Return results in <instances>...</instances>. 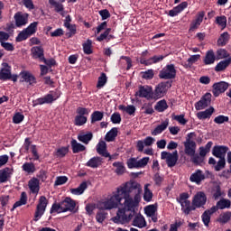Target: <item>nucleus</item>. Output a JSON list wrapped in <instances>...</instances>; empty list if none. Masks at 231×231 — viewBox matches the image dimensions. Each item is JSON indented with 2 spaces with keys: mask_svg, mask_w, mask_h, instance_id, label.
<instances>
[{
  "mask_svg": "<svg viewBox=\"0 0 231 231\" xmlns=\"http://www.w3.org/2000/svg\"><path fill=\"white\" fill-rule=\"evenodd\" d=\"M142 192V185L136 181H128L121 186L117 187L116 191L112 192L106 198L101 199L97 203V208L99 210H113L118 208L122 205V200L125 201V208H131L132 202L129 199L133 192Z\"/></svg>",
  "mask_w": 231,
  "mask_h": 231,
  "instance_id": "1",
  "label": "nucleus"
},
{
  "mask_svg": "<svg viewBox=\"0 0 231 231\" xmlns=\"http://www.w3.org/2000/svg\"><path fill=\"white\" fill-rule=\"evenodd\" d=\"M134 197L131 195L129 197V199L132 202V206L130 208H125V202H124L121 206L123 208H119L117 210L116 216L112 218V221L114 223H116L117 225H125V223H129L131 219L134 217V210H136V208L140 205V201H142V191L135 190L134 192Z\"/></svg>",
  "mask_w": 231,
  "mask_h": 231,
  "instance_id": "2",
  "label": "nucleus"
},
{
  "mask_svg": "<svg viewBox=\"0 0 231 231\" xmlns=\"http://www.w3.org/2000/svg\"><path fill=\"white\" fill-rule=\"evenodd\" d=\"M172 85L169 81L159 83L155 87L154 91H152L153 100H160V98H163V97L167 95V91H169V88Z\"/></svg>",
  "mask_w": 231,
  "mask_h": 231,
  "instance_id": "3",
  "label": "nucleus"
},
{
  "mask_svg": "<svg viewBox=\"0 0 231 231\" xmlns=\"http://www.w3.org/2000/svg\"><path fill=\"white\" fill-rule=\"evenodd\" d=\"M176 66L174 64H168L159 72V78L163 80H172L176 79Z\"/></svg>",
  "mask_w": 231,
  "mask_h": 231,
  "instance_id": "4",
  "label": "nucleus"
},
{
  "mask_svg": "<svg viewBox=\"0 0 231 231\" xmlns=\"http://www.w3.org/2000/svg\"><path fill=\"white\" fill-rule=\"evenodd\" d=\"M194 133H189L187 135L186 141L183 143L184 152L187 156H194L196 154L197 144L194 140H192Z\"/></svg>",
  "mask_w": 231,
  "mask_h": 231,
  "instance_id": "5",
  "label": "nucleus"
},
{
  "mask_svg": "<svg viewBox=\"0 0 231 231\" xmlns=\"http://www.w3.org/2000/svg\"><path fill=\"white\" fill-rule=\"evenodd\" d=\"M38 24L37 22H33L26 29L22 31L16 37V42H23V41H26L28 37H32V35L37 32Z\"/></svg>",
  "mask_w": 231,
  "mask_h": 231,
  "instance_id": "6",
  "label": "nucleus"
},
{
  "mask_svg": "<svg viewBox=\"0 0 231 231\" xmlns=\"http://www.w3.org/2000/svg\"><path fill=\"white\" fill-rule=\"evenodd\" d=\"M48 207V199L46 197L42 196L39 199L38 205L34 213V221H39L44 216L46 212V208Z\"/></svg>",
  "mask_w": 231,
  "mask_h": 231,
  "instance_id": "7",
  "label": "nucleus"
},
{
  "mask_svg": "<svg viewBox=\"0 0 231 231\" xmlns=\"http://www.w3.org/2000/svg\"><path fill=\"white\" fill-rule=\"evenodd\" d=\"M0 80H13V82L17 80V74L12 75V68L7 63H5L0 69Z\"/></svg>",
  "mask_w": 231,
  "mask_h": 231,
  "instance_id": "8",
  "label": "nucleus"
},
{
  "mask_svg": "<svg viewBox=\"0 0 231 231\" xmlns=\"http://www.w3.org/2000/svg\"><path fill=\"white\" fill-rule=\"evenodd\" d=\"M135 97H139V98H146V100H154L152 87L148 85L140 86L139 90L135 93Z\"/></svg>",
  "mask_w": 231,
  "mask_h": 231,
  "instance_id": "9",
  "label": "nucleus"
},
{
  "mask_svg": "<svg viewBox=\"0 0 231 231\" xmlns=\"http://www.w3.org/2000/svg\"><path fill=\"white\" fill-rule=\"evenodd\" d=\"M161 158L165 160L168 167H174L176 163H178V151H175L171 153L165 151L162 152Z\"/></svg>",
  "mask_w": 231,
  "mask_h": 231,
  "instance_id": "10",
  "label": "nucleus"
},
{
  "mask_svg": "<svg viewBox=\"0 0 231 231\" xmlns=\"http://www.w3.org/2000/svg\"><path fill=\"white\" fill-rule=\"evenodd\" d=\"M60 97V92L59 90H52L50 91L45 97H40L36 100L37 104H40V106H42V104H51L52 102H55L57 98Z\"/></svg>",
  "mask_w": 231,
  "mask_h": 231,
  "instance_id": "11",
  "label": "nucleus"
},
{
  "mask_svg": "<svg viewBox=\"0 0 231 231\" xmlns=\"http://www.w3.org/2000/svg\"><path fill=\"white\" fill-rule=\"evenodd\" d=\"M61 208L64 212H73V214L79 210V208H77V202L69 197H67L61 201Z\"/></svg>",
  "mask_w": 231,
  "mask_h": 231,
  "instance_id": "12",
  "label": "nucleus"
},
{
  "mask_svg": "<svg viewBox=\"0 0 231 231\" xmlns=\"http://www.w3.org/2000/svg\"><path fill=\"white\" fill-rule=\"evenodd\" d=\"M210 102H212V94L206 93L199 101L195 104V109L197 111H201L208 107Z\"/></svg>",
  "mask_w": 231,
  "mask_h": 231,
  "instance_id": "13",
  "label": "nucleus"
},
{
  "mask_svg": "<svg viewBox=\"0 0 231 231\" xmlns=\"http://www.w3.org/2000/svg\"><path fill=\"white\" fill-rule=\"evenodd\" d=\"M207 203V195L205 192L199 191L192 199V205L195 208H201Z\"/></svg>",
  "mask_w": 231,
  "mask_h": 231,
  "instance_id": "14",
  "label": "nucleus"
},
{
  "mask_svg": "<svg viewBox=\"0 0 231 231\" xmlns=\"http://www.w3.org/2000/svg\"><path fill=\"white\" fill-rule=\"evenodd\" d=\"M155 139L152 136H147L143 141V140H139L137 141V151L139 152H143V148L144 147H151V145H152V143H154Z\"/></svg>",
  "mask_w": 231,
  "mask_h": 231,
  "instance_id": "15",
  "label": "nucleus"
},
{
  "mask_svg": "<svg viewBox=\"0 0 231 231\" xmlns=\"http://www.w3.org/2000/svg\"><path fill=\"white\" fill-rule=\"evenodd\" d=\"M228 89V83L225 81H220L218 83H215L213 85V95L214 97H219L221 93H225V91Z\"/></svg>",
  "mask_w": 231,
  "mask_h": 231,
  "instance_id": "16",
  "label": "nucleus"
},
{
  "mask_svg": "<svg viewBox=\"0 0 231 231\" xmlns=\"http://www.w3.org/2000/svg\"><path fill=\"white\" fill-rule=\"evenodd\" d=\"M156 212H158V207H156V205H149L144 208V213L148 217H151L153 223L158 221V216L156 215Z\"/></svg>",
  "mask_w": 231,
  "mask_h": 231,
  "instance_id": "17",
  "label": "nucleus"
},
{
  "mask_svg": "<svg viewBox=\"0 0 231 231\" xmlns=\"http://www.w3.org/2000/svg\"><path fill=\"white\" fill-rule=\"evenodd\" d=\"M14 21L15 25L18 28H21V26H26V24H28V14L16 13L14 14Z\"/></svg>",
  "mask_w": 231,
  "mask_h": 231,
  "instance_id": "18",
  "label": "nucleus"
},
{
  "mask_svg": "<svg viewBox=\"0 0 231 231\" xmlns=\"http://www.w3.org/2000/svg\"><path fill=\"white\" fill-rule=\"evenodd\" d=\"M28 188L32 194H39V190H41V180L35 177L32 178L28 181Z\"/></svg>",
  "mask_w": 231,
  "mask_h": 231,
  "instance_id": "19",
  "label": "nucleus"
},
{
  "mask_svg": "<svg viewBox=\"0 0 231 231\" xmlns=\"http://www.w3.org/2000/svg\"><path fill=\"white\" fill-rule=\"evenodd\" d=\"M165 59V56H152V58L145 60L144 58L140 59V63L143 64L144 66H152V64H158V62H162Z\"/></svg>",
  "mask_w": 231,
  "mask_h": 231,
  "instance_id": "20",
  "label": "nucleus"
},
{
  "mask_svg": "<svg viewBox=\"0 0 231 231\" xmlns=\"http://www.w3.org/2000/svg\"><path fill=\"white\" fill-rule=\"evenodd\" d=\"M228 152V147L226 146H214L212 150V154L216 158L225 159L226 152Z\"/></svg>",
  "mask_w": 231,
  "mask_h": 231,
  "instance_id": "21",
  "label": "nucleus"
},
{
  "mask_svg": "<svg viewBox=\"0 0 231 231\" xmlns=\"http://www.w3.org/2000/svg\"><path fill=\"white\" fill-rule=\"evenodd\" d=\"M203 180H205V174L200 170H197L189 177V181H192V183H197V185H199Z\"/></svg>",
  "mask_w": 231,
  "mask_h": 231,
  "instance_id": "22",
  "label": "nucleus"
},
{
  "mask_svg": "<svg viewBox=\"0 0 231 231\" xmlns=\"http://www.w3.org/2000/svg\"><path fill=\"white\" fill-rule=\"evenodd\" d=\"M231 201L228 199H221L217 202L216 206H213L211 208H216V212L217 210H225V208H230Z\"/></svg>",
  "mask_w": 231,
  "mask_h": 231,
  "instance_id": "23",
  "label": "nucleus"
},
{
  "mask_svg": "<svg viewBox=\"0 0 231 231\" xmlns=\"http://www.w3.org/2000/svg\"><path fill=\"white\" fill-rule=\"evenodd\" d=\"M97 152H98L100 156H104V158H108L109 152H107V145L106 144V142L99 141L97 145Z\"/></svg>",
  "mask_w": 231,
  "mask_h": 231,
  "instance_id": "24",
  "label": "nucleus"
},
{
  "mask_svg": "<svg viewBox=\"0 0 231 231\" xmlns=\"http://www.w3.org/2000/svg\"><path fill=\"white\" fill-rule=\"evenodd\" d=\"M205 17V12L201 11L198 13L195 20L191 23V29L196 30V28H199L201 26V23H203V19Z\"/></svg>",
  "mask_w": 231,
  "mask_h": 231,
  "instance_id": "25",
  "label": "nucleus"
},
{
  "mask_svg": "<svg viewBox=\"0 0 231 231\" xmlns=\"http://www.w3.org/2000/svg\"><path fill=\"white\" fill-rule=\"evenodd\" d=\"M212 115H214V107L210 106L205 111L197 113V117L199 118V120H207V118H210Z\"/></svg>",
  "mask_w": 231,
  "mask_h": 231,
  "instance_id": "26",
  "label": "nucleus"
},
{
  "mask_svg": "<svg viewBox=\"0 0 231 231\" xmlns=\"http://www.w3.org/2000/svg\"><path fill=\"white\" fill-rule=\"evenodd\" d=\"M21 77H22V82H26L27 84H29V86H32L33 84H35V77H33V75H32V73L28 72V71H23L21 73Z\"/></svg>",
  "mask_w": 231,
  "mask_h": 231,
  "instance_id": "27",
  "label": "nucleus"
},
{
  "mask_svg": "<svg viewBox=\"0 0 231 231\" xmlns=\"http://www.w3.org/2000/svg\"><path fill=\"white\" fill-rule=\"evenodd\" d=\"M167 127H169V119H166L161 125L156 126V128L152 132V136H158V134H162V133H163Z\"/></svg>",
  "mask_w": 231,
  "mask_h": 231,
  "instance_id": "28",
  "label": "nucleus"
},
{
  "mask_svg": "<svg viewBox=\"0 0 231 231\" xmlns=\"http://www.w3.org/2000/svg\"><path fill=\"white\" fill-rule=\"evenodd\" d=\"M216 208H211L210 209L206 210L202 214V221L205 225V226H208V223H210V217L212 214H216Z\"/></svg>",
  "mask_w": 231,
  "mask_h": 231,
  "instance_id": "29",
  "label": "nucleus"
},
{
  "mask_svg": "<svg viewBox=\"0 0 231 231\" xmlns=\"http://www.w3.org/2000/svg\"><path fill=\"white\" fill-rule=\"evenodd\" d=\"M199 59H201V55L199 54L191 55L186 62H182V66L186 69H188V68H192V64H196Z\"/></svg>",
  "mask_w": 231,
  "mask_h": 231,
  "instance_id": "30",
  "label": "nucleus"
},
{
  "mask_svg": "<svg viewBox=\"0 0 231 231\" xmlns=\"http://www.w3.org/2000/svg\"><path fill=\"white\" fill-rule=\"evenodd\" d=\"M102 165V158L100 157H92L88 162L86 163L87 167H90V169H97Z\"/></svg>",
  "mask_w": 231,
  "mask_h": 231,
  "instance_id": "31",
  "label": "nucleus"
},
{
  "mask_svg": "<svg viewBox=\"0 0 231 231\" xmlns=\"http://www.w3.org/2000/svg\"><path fill=\"white\" fill-rule=\"evenodd\" d=\"M86 189H88V182L83 181L80 183V185L78 188L70 189V192L74 196H80L84 194V191L86 190Z\"/></svg>",
  "mask_w": 231,
  "mask_h": 231,
  "instance_id": "32",
  "label": "nucleus"
},
{
  "mask_svg": "<svg viewBox=\"0 0 231 231\" xmlns=\"http://www.w3.org/2000/svg\"><path fill=\"white\" fill-rule=\"evenodd\" d=\"M14 173V170L10 168H5L4 170L0 171V183H5L12 176Z\"/></svg>",
  "mask_w": 231,
  "mask_h": 231,
  "instance_id": "33",
  "label": "nucleus"
},
{
  "mask_svg": "<svg viewBox=\"0 0 231 231\" xmlns=\"http://www.w3.org/2000/svg\"><path fill=\"white\" fill-rule=\"evenodd\" d=\"M31 51L34 59H40V60H44V49H42V47H32Z\"/></svg>",
  "mask_w": 231,
  "mask_h": 231,
  "instance_id": "34",
  "label": "nucleus"
},
{
  "mask_svg": "<svg viewBox=\"0 0 231 231\" xmlns=\"http://www.w3.org/2000/svg\"><path fill=\"white\" fill-rule=\"evenodd\" d=\"M49 5L52 6L58 14L64 16V5L60 4V2H57L55 0H49Z\"/></svg>",
  "mask_w": 231,
  "mask_h": 231,
  "instance_id": "35",
  "label": "nucleus"
},
{
  "mask_svg": "<svg viewBox=\"0 0 231 231\" xmlns=\"http://www.w3.org/2000/svg\"><path fill=\"white\" fill-rule=\"evenodd\" d=\"M180 205L181 207L182 212H184L186 216H189L192 210H196V208L193 205H190V200L180 202Z\"/></svg>",
  "mask_w": 231,
  "mask_h": 231,
  "instance_id": "36",
  "label": "nucleus"
},
{
  "mask_svg": "<svg viewBox=\"0 0 231 231\" xmlns=\"http://www.w3.org/2000/svg\"><path fill=\"white\" fill-rule=\"evenodd\" d=\"M146 222L145 218L142 215H136L133 220V226H137V228H143L145 226Z\"/></svg>",
  "mask_w": 231,
  "mask_h": 231,
  "instance_id": "37",
  "label": "nucleus"
},
{
  "mask_svg": "<svg viewBox=\"0 0 231 231\" xmlns=\"http://www.w3.org/2000/svg\"><path fill=\"white\" fill-rule=\"evenodd\" d=\"M71 147L72 152H74V154H77V152H82L83 151H86V146L77 142V140L75 139L71 141Z\"/></svg>",
  "mask_w": 231,
  "mask_h": 231,
  "instance_id": "38",
  "label": "nucleus"
},
{
  "mask_svg": "<svg viewBox=\"0 0 231 231\" xmlns=\"http://www.w3.org/2000/svg\"><path fill=\"white\" fill-rule=\"evenodd\" d=\"M231 64V58H228L227 60H222L217 64L215 67V71H225L228 66Z\"/></svg>",
  "mask_w": 231,
  "mask_h": 231,
  "instance_id": "39",
  "label": "nucleus"
},
{
  "mask_svg": "<svg viewBox=\"0 0 231 231\" xmlns=\"http://www.w3.org/2000/svg\"><path fill=\"white\" fill-rule=\"evenodd\" d=\"M78 140L79 142H82V143H86V145H88V143H89V142H91V140H93V134L92 133H81L78 135Z\"/></svg>",
  "mask_w": 231,
  "mask_h": 231,
  "instance_id": "40",
  "label": "nucleus"
},
{
  "mask_svg": "<svg viewBox=\"0 0 231 231\" xmlns=\"http://www.w3.org/2000/svg\"><path fill=\"white\" fill-rule=\"evenodd\" d=\"M27 201H28V197H26V193L22 192L20 200L16 201L14 204L13 208L11 209V211L14 212V208H17L19 207H23V205H26Z\"/></svg>",
  "mask_w": 231,
  "mask_h": 231,
  "instance_id": "41",
  "label": "nucleus"
},
{
  "mask_svg": "<svg viewBox=\"0 0 231 231\" xmlns=\"http://www.w3.org/2000/svg\"><path fill=\"white\" fill-rule=\"evenodd\" d=\"M118 136V128H112L105 136L106 142H115V138Z\"/></svg>",
  "mask_w": 231,
  "mask_h": 231,
  "instance_id": "42",
  "label": "nucleus"
},
{
  "mask_svg": "<svg viewBox=\"0 0 231 231\" xmlns=\"http://www.w3.org/2000/svg\"><path fill=\"white\" fill-rule=\"evenodd\" d=\"M149 187H151V184L144 185L143 200L146 201V203L152 201V191H151Z\"/></svg>",
  "mask_w": 231,
  "mask_h": 231,
  "instance_id": "43",
  "label": "nucleus"
},
{
  "mask_svg": "<svg viewBox=\"0 0 231 231\" xmlns=\"http://www.w3.org/2000/svg\"><path fill=\"white\" fill-rule=\"evenodd\" d=\"M228 41H230V34H228L227 32H225L218 38L217 45L218 46H226V44L228 43Z\"/></svg>",
  "mask_w": 231,
  "mask_h": 231,
  "instance_id": "44",
  "label": "nucleus"
},
{
  "mask_svg": "<svg viewBox=\"0 0 231 231\" xmlns=\"http://www.w3.org/2000/svg\"><path fill=\"white\" fill-rule=\"evenodd\" d=\"M169 106L167 105V101L165 99L160 100L156 103L154 109L158 111V113H163V111L167 110Z\"/></svg>",
  "mask_w": 231,
  "mask_h": 231,
  "instance_id": "45",
  "label": "nucleus"
},
{
  "mask_svg": "<svg viewBox=\"0 0 231 231\" xmlns=\"http://www.w3.org/2000/svg\"><path fill=\"white\" fill-rule=\"evenodd\" d=\"M216 62V55L214 54V51H208L206 53V57L204 59V64L210 65Z\"/></svg>",
  "mask_w": 231,
  "mask_h": 231,
  "instance_id": "46",
  "label": "nucleus"
},
{
  "mask_svg": "<svg viewBox=\"0 0 231 231\" xmlns=\"http://www.w3.org/2000/svg\"><path fill=\"white\" fill-rule=\"evenodd\" d=\"M113 167L116 168L115 172L118 175V176H122V174H124V172H125V166H124V162H116L113 163Z\"/></svg>",
  "mask_w": 231,
  "mask_h": 231,
  "instance_id": "47",
  "label": "nucleus"
},
{
  "mask_svg": "<svg viewBox=\"0 0 231 231\" xmlns=\"http://www.w3.org/2000/svg\"><path fill=\"white\" fill-rule=\"evenodd\" d=\"M119 109L120 111L127 113V115H134V113H136V106L133 105H128L126 106L124 105H120Z\"/></svg>",
  "mask_w": 231,
  "mask_h": 231,
  "instance_id": "48",
  "label": "nucleus"
},
{
  "mask_svg": "<svg viewBox=\"0 0 231 231\" xmlns=\"http://www.w3.org/2000/svg\"><path fill=\"white\" fill-rule=\"evenodd\" d=\"M22 169L27 174H33V172H35V164L32 162H24Z\"/></svg>",
  "mask_w": 231,
  "mask_h": 231,
  "instance_id": "49",
  "label": "nucleus"
},
{
  "mask_svg": "<svg viewBox=\"0 0 231 231\" xmlns=\"http://www.w3.org/2000/svg\"><path fill=\"white\" fill-rule=\"evenodd\" d=\"M93 42L91 40H87L86 42L83 43V51L86 55H91L93 53Z\"/></svg>",
  "mask_w": 231,
  "mask_h": 231,
  "instance_id": "50",
  "label": "nucleus"
},
{
  "mask_svg": "<svg viewBox=\"0 0 231 231\" xmlns=\"http://www.w3.org/2000/svg\"><path fill=\"white\" fill-rule=\"evenodd\" d=\"M231 219V211H226L220 214L218 217V223H222L223 225L228 223Z\"/></svg>",
  "mask_w": 231,
  "mask_h": 231,
  "instance_id": "51",
  "label": "nucleus"
},
{
  "mask_svg": "<svg viewBox=\"0 0 231 231\" xmlns=\"http://www.w3.org/2000/svg\"><path fill=\"white\" fill-rule=\"evenodd\" d=\"M102 118H104V112L94 111L91 115V124H95V122H100Z\"/></svg>",
  "mask_w": 231,
  "mask_h": 231,
  "instance_id": "52",
  "label": "nucleus"
},
{
  "mask_svg": "<svg viewBox=\"0 0 231 231\" xmlns=\"http://www.w3.org/2000/svg\"><path fill=\"white\" fill-rule=\"evenodd\" d=\"M142 79H144V80H152L154 79V70L152 69H150L145 71L141 72Z\"/></svg>",
  "mask_w": 231,
  "mask_h": 231,
  "instance_id": "53",
  "label": "nucleus"
},
{
  "mask_svg": "<svg viewBox=\"0 0 231 231\" xmlns=\"http://www.w3.org/2000/svg\"><path fill=\"white\" fill-rule=\"evenodd\" d=\"M88 122V117L85 116H76L74 119L75 125H84Z\"/></svg>",
  "mask_w": 231,
  "mask_h": 231,
  "instance_id": "54",
  "label": "nucleus"
},
{
  "mask_svg": "<svg viewBox=\"0 0 231 231\" xmlns=\"http://www.w3.org/2000/svg\"><path fill=\"white\" fill-rule=\"evenodd\" d=\"M106 82H107V76H106V73H102L101 77H99L97 79V88L98 89H101V88H104V86H106Z\"/></svg>",
  "mask_w": 231,
  "mask_h": 231,
  "instance_id": "55",
  "label": "nucleus"
},
{
  "mask_svg": "<svg viewBox=\"0 0 231 231\" xmlns=\"http://www.w3.org/2000/svg\"><path fill=\"white\" fill-rule=\"evenodd\" d=\"M216 23L222 28V30H225V28H226V16H217Z\"/></svg>",
  "mask_w": 231,
  "mask_h": 231,
  "instance_id": "56",
  "label": "nucleus"
},
{
  "mask_svg": "<svg viewBox=\"0 0 231 231\" xmlns=\"http://www.w3.org/2000/svg\"><path fill=\"white\" fill-rule=\"evenodd\" d=\"M128 169H140L138 160L131 158L127 161Z\"/></svg>",
  "mask_w": 231,
  "mask_h": 231,
  "instance_id": "57",
  "label": "nucleus"
},
{
  "mask_svg": "<svg viewBox=\"0 0 231 231\" xmlns=\"http://www.w3.org/2000/svg\"><path fill=\"white\" fill-rule=\"evenodd\" d=\"M106 217H107V213L105 211H98L96 215L97 223H104V221H106Z\"/></svg>",
  "mask_w": 231,
  "mask_h": 231,
  "instance_id": "58",
  "label": "nucleus"
},
{
  "mask_svg": "<svg viewBox=\"0 0 231 231\" xmlns=\"http://www.w3.org/2000/svg\"><path fill=\"white\" fill-rule=\"evenodd\" d=\"M228 51L225 49H220L217 51V59L220 60L221 59H226L228 57Z\"/></svg>",
  "mask_w": 231,
  "mask_h": 231,
  "instance_id": "59",
  "label": "nucleus"
},
{
  "mask_svg": "<svg viewBox=\"0 0 231 231\" xmlns=\"http://www.w3.org/2000/svg\"><path fill=\"white\" fill-rule=\"evenodd\" d=\"M69 151L68 147H61L56 151V156H58V158H64Z\"/></svg>",
  "mask_w": 231,
  "mask_h": 231,
  "instance_id": "60",
  "label": "nucleus"
},
{
  "mask_svg": "<svg viewBox=\"0 0 231 231\" xmlns=\"http://www.w3.org/2000/svg\"><path fill=\"white\" fill-rule=\"evenodd\" d=\"M24 120V115L21 113H16L13 117L14 124H21Z\"/></svg>",
  "mask_w": 231,
  "mask_h": 231,
  "instance_id": "61",
  "label": "nucleus"
},
{
  "mask_svg": "<svg viewBox=\"0 0 231 231\" xmlns=\"http://www.w3.org/2000/svg\"><path fill=\"white\" fill-rule=\"evenodd\" d=\"M112 124H120L122 122V116L118 113H114L111 116Z\"/></svg>",
  "mask_w": 231,
  "mask_h": 231,
  "instance_id": "62",
  "label": "nucleus"
},
{
  "mask_svg": "<svg viewBox=\"0 0 231 231\" xmlns=\"http://www.w3.org/2000/svg\"><path fill=\"white\" fill-rule=\"evenodd\" d=\"M225 165H226L225 159H219L217 165L215 166V171H219L225 169Z\"/></svg>",
  "mask_w": 231,
  "mask_h": 231,
  "instance_id": "63",
  "label": "nucleus"
},
{
  "mask_svg": "<svg viewBox=\"0 0 231 231\" xmlns=\"http://www.w3.org/2000/svg\"><path fill=\"white\" fill-rule=\"evenodd\" d=\"M215 124H225V122H228V116H217L214 119Z\"/></svg>",
  "mask_w": 231,
  "mask_h": 231,
  "instance_id": "64",
  "label": "nucleus"
}]
</instances>
